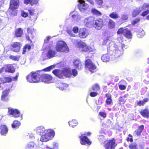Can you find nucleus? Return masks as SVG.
I'll list each match as a JSON object with an SVG mask.
<instances>
[{
    "mask_svg": "<svg viewBox=\"0 0 149 149\" xmlns=\"http://www.w3.org/2000/svg\"><path fill=\"white\" fill-rule=\"evenodd\" d=\"M0 129V133L2 135L6 134L8 131V129L5 125H1Z\"/></svg>",
    "mask_w": 149,
    "mask_h": 149,
    "instance_id": "nucleus-26",
    "label": "nucleus"
},
{
    "mask_svg": "<svg viewBox=\"0 0 149 149\" xmlns=\"http://www.w3.org/2000/svg\"><path fill=\"white\" fill-rule=\"evenodd\" d=\"M36 130L37 132L40 134H43L45 131V129L44 127L42 126L38 127Z\"/></svg>",
    "mask_w": 149,
    "mask_h": 149,
    "instance_id": "nucleus-39",
    "label": "nucleus"
},
{
    "mask_svg": "<svg viewBox=\"0 0 149 149\" xmlns=\"http://www.w3.org/2000/svg\"><path fill=\"white\" fill-rule=\"evenodd\" d=\"M119 88L121 90H124L126 89V87L125 86L122 85H118Z\"/></svg>",
    "mask_w": 149,
    "mask_h": 149,
    "instance_id": "nucleus-55",
    "label": "nucleus"
},
{
    "mask_svg": "<svg viewBox=\"0 0 149 149\" xmlns=\"http://www.w3.org/2000/svg\"><path fill=\"white\" fill-rule=\"evenodd\" d=\"M117 40L119 42H120V41L121 42H123L122 37H120L118 38H117Z\"/></svg>",
    "mask_w": 149,
    "mask_h": 149,
    "instance_id": "nucleus-63",
    "label": "nucleus"
},
{
    "mask_svg": "<svg viewBox=\"0 0 149 149\" xmlns=\"http://www.w3.org/2000/svg\"><path fill=\"white\" fill-rule=\"evenodd\" d=\"M80 138V142L81 144L82 145H90L91 144V142L88 138L86 136H84L81 135L79 137Z\"/></svg>",
    "mask_w": 149,
    "mask_h": 149,
    "instance_id": "nucleus-13",
    "label": "nucleus"
},
{
    "mask_svg": "<svg viewBox=\"0 0 149 149\" xmlns=\"http://www.w3.org/2000/svg\"><path fill=\"white\" fill-rule=\"evenodd\" d=\"M87 35L86 30L85 29L81 28L80 29L79 33V37L81 38H86Z\"/></svg>",
    "mask_w": 149,
    "mask_h": 149,
    "instance_id": "nucleus-22",
    "label": "nucleus"
},
{
    "mask_svg": "<svg viewBox=\"0 0 149 149\" xmlns=\"http://www.w3.org/2000/svg\"><path fill=\"white\" fill-rule=\"evenodd\" d=\"M91 89L94 91L97 92L100 89V86L99 84L95 83L92 86Z\"/></svg>",
    "mask_w": 149,
    "mask_h": 149,
    "instance_id": "nucleus-35",
    "label": "nucleus"
},
{
    "mask_svg": "<svg viewBox=\"0 0 149 149\" xmlns=\"http://www.w3.org/2000/svg\"><path fill=\"white\" fill-rule=\"evenodd\" d=\"M53 79L52 76L49 74H41L40 81L47 83H50L52 82Z\"/></svg>",
    "mask_w": 149,
    "mask_h": 149,
    "instance_id": "nucleus-11",
    "label": "nucleus"
},
{
    "mask_svg": "<svg viewBox=\"0 0 149 149\" xmlns=\"http://www.w3.org/2000/svg\"><path fill=\"white\" fill-rule=\"evenodd\" d=\"M27 33L25 34L26 39L31 43H32L31 40L34 37V29L28 27L27 29Z\"/></svg>",
    "mask_w": 149,
    "mask_h": 149,
    "instance_id": "nucleus-9",
    "label": "nucleus"
},
{
    "mask_svg": "<svg viewBox=\"0 0 149 149\" xmlns=\"http://www.w3.org/2000/svg\"><path fill=\"white\" fill-rule=\"evenodd\" d=\"M91 12L93 14L98 16H101L102 15V13L100 11L95 8H92L91 10Z\"/></svg>",
    "mask_w": 149,
    "mask_h": 149,
    "instance_id": "nucleus-37",
    "label": "nucleus"
},
{
    "mask_svg": "<svg viewBox=\"0 0 149 149\" xmlns=\"http://www.w3.org/2000/svg\"><path fill=\"white\" fill-rule=\"evenodd\" d=\"M128 136L130 137V138H127V141H130V142H133V137L132 136V135L130 134H129Z\"/></svg>",
    "mask_w": 149,
    "mask_h": 149,
    "instance_id": "nucleus-54",
    "label": "nucleus"
},
{
    "mask_svg": "<svg viewBox=\"0 0 149 149\" xmlns=\"http://www.w3.org/2000/svg\"><path fill=\"white\" fill-rule=\"evenodd\" d=\"M85 68H88L89 70L93 73L94 72V70L96 68V67L89 59L86 60L85 61Z\"/></svg>",
    "mask_w": 149,
    "mask_h": 149,
    "instance_id": "nucleus-8",
    "label": "nucleus"
},
{
    "mask_svg": "<svg viewBox=\"0 0 149 149\" xmlns=\"http://www.w3.org/2000/svg\"><path fill=\"white\" fill-rule=\"evenodd\" d=\"M79 3L78 5L79 9L81 11H83L86 10L88 7V5L85 3L84 1L83 0H79Z\"/></svg>",
    "mask_w": 149,
    "mask_h": 149,
    "instance_id": "nucleus-16",
    "label": "nucleus"
},
{
    "mask_svg": "<svg viewBox=\"0 0 149 149\" xmlns=\"http://www.w3.org/2000/svg\"><path fill=\"white\" fill-rule=\"evenodd\" d=\"M9 58L15 61H18L19 59V56H14L13 55H10Z\"/></svg>",
    "mask_w": 149,
    "mask_h": 149,
    "instance_id": "nucleus-47",
    "label": "nucleus"
},
{
    "mask_svg": "<svg viewBox=\"0 0 149 149\" xmlns=\"http://www.w3.org/2000/svg\"><path fill=\"white\" fill-rule=\"evenodd\" d=\"M63 74L67 77H70L72 75L71 71L68 69H64L63 70Z\"/></svg>",
    "mask_w": 149,
    "mask_h": 149,
    "instance_id": "nucleus-28",
    "label": "nucleus"
},
{
    "mask_svg": "<svg viewBox=\"0 0 149 149\" xmlns=\"http://www.w3.org/2000/svg\"><path fill=\"white\" fill-rule=\"evenodd\" d=\"M148 101H149V99H148L147 98H144L143 100V101L144 104H145V103L147 102Z\"/></svg>",
    "mask_w": 149,
    "mask_h": 149,
    "instance_id": "nucleus-61",
    "label": "nucleus"
},
{
    "mask_svg": "<svg viewBox=\"0 0 149 149\" xmlns=\"http://www.w3.org/2000/svg\"><path fill=\"white\" fill-rule=\"evenodd\" d=\"M141 11L137 9H136L133 10L132 11V16L133 17H136L137 15H139Z\"/></svg>",
    "mask_w": 149,
    "mask_h": 149,
    "instance_id": "nucleus-43",
    "label": "nucleus"
},
{
    "mask_svg": "<svg viewBox=\"0 0 149 149\" xmlns=\"http://www.w3.org/2000/svg\"><path fill=\"white\" fill-rule=\"evenodd\" d=\"M22 46V44L19 42H14L11 45V47L13 49V51L18 52H19Z\"/></svg>",
    "mask_w": 149,
    "mask_h": 149,
    "instance_id": "nucleus-15",
    "label": "nucleus"
},
{
    "mask_svg": "<svg viewBox=\"0 0 149 149\" xmlns=\"http://www.w3.org/2000/svg\"><path fill=\"white\" fill-rule=\"evenodd\" d=\"M73 64L74 66L78 70H80L83 68V64L79 60L75 59L73 62Z\"/></svg>",
    "mask_w": 149,
    "mask_h": 149,
    "instance_id": "nucleus-18",
    "label": "nucleus"
},
{
    "mask_svg": "<svg viewBox=\"0 0 149 149\" xmlns=\"http://www.w3.org/2000/svg\"><path fill=\"white\" fill-rule=\"evenodd\" d=\"M4 83L10 82L13 81V79L10 77H5L4 78Z\"/></svg>",
    "mask_w": 149,
    "mask_h": 149,
    "instance_id": "nucleus-48",
    "label": "nucleus"
},
{
    "mask_svg": "<svg viewBox=\"0 0 149 149\" xmlns=\"http://www.w3.org/2000/svg\"><path fill=\"white\" fill-rule=\"evenodd\" d=\"M69 126L72 127H74L77 126L78 124V122L77 120H73L71 121L68 122Z\"/></svg>",
    "mask_w": 149,
    "mask_h": 149,
    "instance_id": "nucleus-38",
    "label": "nucleus"
},
{
    "mask_svg": "<svg viewBox=\"0 0 149 149\" xmlns=\"http://www.w3.org/2000/svg\"><path fill=\"white\" fill-rule=\"evenodd\" d=\"M129 17L128 15L123 14L121 15V20L124 22H126L128 19Z\"/></svg>",
    "mask_w": 149,
    "mask_h": 149,
    "instance_id": "nucleus-41",
    "label": "nucleus"
},
{
    "mask_svg": "<svg viewBox=\"0 0 149 149\" xmlns=\"http://www.w3.org/2000/svg\"><path fill=\"white\" fill-rule=\"evenodd\" d=\"M52 73L54 75L60 78L63 77L61 74L62 72L60 70L55 69L53 71Z\"/></svg>",
    "mask_w": 149,
    "mask_h": 149,
    "instance_id": "nucleus-27",
    "label": "nucleus"
},
{
    "mask_svg": "<svg viewBox=\"0 0 149 149\" xmlns=\"http://www.w3.org/2000/svg\"><path fill=\"white\" fill-rule=\"evenodd\" d=\"M98 93L97 91H94L90 93V95L92 97H94L97 96Z\"/></svg>",
    "mask_w": 149,
    "mask_h": 149,
    "instance_id": "nucleus-49",
    "label": "nucleus"
},
{
    "mask_svg": "<svg viewBox=\"0 0 149 149\" xmlns=\"http://www.w3.org/2000/svg\"><path fill=\"white\" fill-rule=\"evenodd\" d=\"M118 34H123L126 38L130 39L132 38V34L130 31L127 28L124 29L121 28L119 29L117 31Z\"/></svg>",
    "mask_w": 149,
    "mask_h": 149,
    "instance_id": "nucleus-6",
    "label": "nucleus"
},
{
    "mask_svg": "<svg viewBox=\"0 0 149 149\" xmlns=\"http://www.w3.org/2000/svg\"><path fill=\"white\" fill-rule=\"evenodd\" d=\"M105 25L103 19L100 18L94 19L93 27L97 30L101 29Z\"/></svg>",
    "mask_w": 149,
    "mask_h": 149,
    "instance_id": "nucleus-7",
    "label": "nucleus"
},
{
    "mask_svg": "<svg viewBox=\"0 0 149 149\" xmlns=\"http://www.w3.org/2000/svg\"><path fill=\"white\" fill-rule=\"evenodd\" d=\"M50 38V37L49 36H48L47 37V39H46L44 41L46 43H48L49 40Z\"/></svg>",
    "mask_w": 149,
    "mask_h": 149,
    "instance_id": "nucleus-64",
    "label": "nucleus"
},
{
    "mask_svg": "<svg viewBox=\"0 0 149 149\" xmlns=\"http://www.w3.org/2000/svg\"><path fill=\"white\" fill-rule=\"evenodd\" d=\"M68 86L66 84L62 83H58L57 86V87L61 90H63L65 89Z\"/></svg>",
    "mask_w": 149,
    "mask_h": 149,
    "instance_id": "nucleus-31",
    "label": "nucleus"
},
{
    "mask_svg": "<svg viewBox=\"0 0 149 149\" xmlns=\"http://www.w3.org/2000/svg\"><path fill=\"white\" fill-rule=\"evenodd\" d=\"M96 3L99 5H101L103 3L102 0H95Z\"/></svg>",
    "mask_w": 149,
    "mask_h": 149,
    "instance_id": "nucleus-58",
    "label": "nucleus"
},
{
    "mask_svg": "<svg viewBox=\"0 0 149 149\" xmlns=\"http://www.w3.org/2000/svg\"><path fill=\"white\" fill-rule=\"evenodd\" d=\"M141 115L143 117L148 119L149 118V109L148 108L143 109L139 112Z\"/></svg>",
    "mask_w": 149,
    "mask_h": 149,
    "instance_id": "nucleus-20",
    "label": "nucleus"
},
{
    "mask_svg": "<svg viewBox=\"0 0 149 149\" xmlns=\"http://www.w3.org/2000/svg\"><path fill=\"white\" fill-rule=\"evenodd\" d=\"M18 76H19V73H17L16 75V76L15 77L12 78V79H13V81L17 80L18 77Z\"/></svg>",
    "mask_w": 149,
    "mask_h": 149,
    "instance_id": "nucleus-60",
    "label": "nucleus"
},
{
    "mask_svg": "<svg viewBox=\"0 0 149 149\" xmlns=\"http://www.w3.org/2000/svg\"><path fill=\"white\" fill-rule=\"evenodd\" d=\"M20 124L21 123L19 121L15 120L12 124V127L13 128H18Z\"/></svg>",
    "mask_w": 149,
    "mask_h": 149,
    "instance_id": "nucleus-32",
    "label": "nucleus"
},
{
    "mask_svg": "<svg viewBox=\"0 0 149 149\" xmlns=\"http://www.w3.org/2000/svg\"><path fill=\"white\" fill-rule=\"evenodd\" d=\"M140 21V19L139 18H136L134 19L132 22L131 24L132 25H134L138 23Z\"/></svg>",
    "mask_w": 149,
    "mask_h": 149,
    "instance_id": "nucleus-50",
    "label": "nucleus"
},
{
    "mask_svg": "<svg viewBox=\"0 0 149 149\" xmlns=\"http://www.w3.org/2000/svg\"><path fill=\"white\" fill-rule=\"evenodd\" d=\"M49 138L47 136V135L45 133L44 134L42 135L40 139V141L42 142H46L47 141Z\"/></svg>",
    "mask_w": 149,
    "mask_h": 149,
    "instance_id": "nucleus-40",
    "label": "nucleus"
},
{
    "mask_svg": "<svg viewBox=\"0 0 149 149\" xmlns=\"http://www.w3.org/2000/svg\"><path fill=\"white\" fill-rule=\"evenodd\" d=\"M45 134L50 139V137H53L54 136L55 133L53 130H48Z\"/></svg>",
    "mask_w": 149,
    "mask_h": 149,
    "instance_id": "nucleus-36",
    "label": "nucleus"
},
{
    "mask_svg": "<svg viewBox=\"0 0 149 149\" xmlns=\"http://www.w3.org/2000/svg\"><path fill=\"white\" fill-rule=\"evenodd\" d=\"M10 91L9 89H7L2 92L1 97V99L2 101H7L8 100V96Z\"/></svg>",
    "mask_w": 149,
    "mask_h": 149,
    "instance_id": "nucleus-17",
    "label": "nucleus"
},
{
    "mask_svg": "<svg viewBox=\"0 0 149 149\" xmlns=\"http://www.w3.org/2000/svg\"><path fill=\"white\" fill-rule=\"evenodd\" d=\"M116 145L115 139L113 138L107 141L104 144V147L105 149H115Z\"/></svg>",
    "mask_w": 149,
    "mask_h": 149,
    "instance_id": "nucleus-10",
    "label": "nucleus"
},
{
    "mask_svg": "<svg viewBox=\"0 0 149 149\" xmlns=\"http://www.w3.org/2000/svg\"><path fill=\"white\" fill-rule=\"evenodd\" d=\"M23 34V29L21 28H18L15 30L14 36L16 38L21 37Z\"/></svg>",
    "mask_w": 149,
    "mask_h": 149,
    "instance_id": "nucleus-23",
    "label": "nucleus"
},
{
    "mask_svg": "<svg viewBox=\"0 0 149 149\" xmlns=\"http://www.w3.org/2000/svg\"><path fill=\"white\" fill-rule=\"evenodd\" d=\"M8 109V113L10 115H13L15 118L18 117L20 116V112L18 109H13L11 108Z\"/></svg>",
    "mask_w": 149,
    "mask_h": 149,
    "instance_id": "nucleus-14",
    "label": "nucleus"
},
{
    "mask_svg": "<svg viewBox=\"0 0 149 149\" xmlns=\"http://www.w3.org/2000/svg\"><path fill=\"white\" fill-rule=\"evenodd\" d=\"M31 0H24V3L27 4H30Z\"/></svg>",
    "mask_w": 149,
    "mask_h": 149,
    "instance_id": "nucleus-62",
    "label": "nucleus"
},
{
    "mask_svg": "<svg viewBox=\"0 0 149 149\" xmlns=\"http://www.w3.org/2000/svg\"><path fill=\"white\" fill-rule=\"evenodd\" d=\"M109 17L113 19H118L119 17V16L117 13L113 12L109 15Z\"/></svg>",
    "mask_w": 149,
    "mask_h": 149,
    "instance_id": "nucleus-33",
    "label": "nucleus"
},
{
    "mask_svg": "<svg viewBox=\"0 0 149 149\" xmlns=\"http://www.w3.org/2000/svg\"><path fill=\"white\" fill-rule=\"evenodd\" d=\"M137 105L139 106H143L144 105L143 100H139L137 103Z\"/></svg>",
    "mask_w": 149,
    "mask_h": 149,
    "instance_id": "nucleus-57",
    "label": "nucleus"
},
{
    "mask_svg": "<svg viewBox=\"0 0 149 149\" xmlns=\"http://www.w3.org/2000/svg\"><path fill=\"white\" fill-rule=\"evenodd\" d=\"M55 67V65H50L48 67L45 68L43 69V70L45 72H49L51 70L53 69Z\"/></svg>",
    "mask_w": 149,
    "mask_h": 149,
    "instance_id": "nucleus-46",
    "label": "nucleus"
},
{
    "mask_svg": "<svg viewBox=\"0 0 149 149\" xmlns=\"http://www.w3.org/2000/svg\"><path fill=\"white\" fill-rule=\"evenodd\" d=\"M125 47V45L121 43V47H119L115 44L111 45L107 48V53L103 54L101 57V59L104 62H107L109 61L110 58L109 56L115 55L118 54V55L120 56V54L121 50H123V48Z\"/></svg>",
    "mask_w": 149,
    "mask_h": 149,
    "instance_id": "nucleus-1",
    "label": "nucleus"
},
{
    "mask_svg": "<svg viewBox=\"0 0 149 149\" xmlns=\"http://www.w3.org/2000/svg\"><path fill=\"white\" fill-rule=\"evenodd\" d=\"M126 97V96L124 95L123 97H120L119 99V101L120 104H124L126 100L125 98Z\"/></svg>",
    "mask_w": 149,
    "mask_h": 149,
    "instance_id": "nucleus-42",
    "label": "nucleus"
},
{
    "mask_svg": "<svg viewBox=\"0 0 149 149\" xmlns=\"http://www.w3.org/2000/svg\"><path fill=\"white\" fill-rule=\"evenodd\" d=\"M56 52H59L67 53L69 51V48L66 43L63 41H58L56 45Z\"/></svg>",
    "mask_w": 149,
    "mask_h": 149,
    "instance_id": "nucleus-5",
    "label": "nucleus"
},
{
    "mask_svg": "<svg viewBox=\"0 0 149 149\" xmlns=\"http://www.w3.org/2000/svg\"><path fill=\"white\" fill-rule=\"evenodd\" d=\"M71 72L72 75H73L74 77H75L77 74V71L75 69H72Z\"/></svg>",
    "mask_w": 149,
    "mask_h": 149,
    "instance_id": "nucleus-52",
    "label": "nucleus"
},
{
    "mask_svg": "<svg viewBox=\"0 0 149 149\" xmlns=\"http://www.w3.org/2000/svg\"><path fill=\"white\" fill-rule=\"evenodd\" d=\"M108 27L110 29H112L115 26V22L111 19H109L107 24Z\"/></svg>",
    "mask_w": 149,
    "mask_h": 149,
    "instance_id": "nucleus-30",
    "label": "nucleus"
},
{
    "mask_svg": "<svg viewBox=\"0 0 149 149\" xmlns=\"http://www.w3.org/2000/svg\"><path fill=\"white\" fill-rule=\"evenodd\" d=\"M77 47L81 49L82 52L90 53L92 55L95 53L94 50L90 46H88L86 44L82 42H79L77 44Z\"/></svg>",
    "mask_w": 149,
    "mask_h": 149,
    "instance_id": "nucleus-3",
    "label": "nucleus"
},
{
    "mask_svg": "<svg viewBox=\"0 0 149 149\" xmlns=\"http://www.w3.org/2000/svg\"><path fill=\"white\" fill-rule=\"evenodd\" d=\"M137 145L136 143H132L129 145V147L130 149H137Z\"/></svg>",
    "mask_w": 149,
    "mask_h": 149,
    "instance_id": "nucleus-44",
    "label": "nucleus"
},
{
    "mask_svg": "<svg viewBox=\"0 0 149 149\" xmlns=\"http://www.w3.org/2000/svg\"><path fill=\"white\" fill-rule=\"evenodd\" d=\"M142 8L144 10L147 9L142 12L141 14L142 16L144 17L149 14V4L144 3L142 6Z\"/></svg>",
    "mask_w": 149,
    "mask_h": 149,
    "instance_id": "nucleus-21",
    "label": "nucleus"
},
{
    "mask_svg": "<svg viewBox=\"0 0 149 149\" xmlns=\"http://www.w3.org/2000/svg\"><path fill=\"white\" fill-rule=\"evenodd\" d=\"M144 128V125H141L139 126L137 129L134 132V135L137 136H140Z\"/></svg>",
    "mask_w": 149,
    "mask_h": 149,
    "instance_id": "nucleus-19",
    "label": "nucleus"
},
{
    "mask_svg": "<svg viewBox=\"0 0 149 149\" xmlns=\"http://www.w3.org/2000/svg\"><path fill=\"white\" fill-rule=\"evenodd\" d=\"M99 115L104 118H105L107 116L106 114L104 112H100L99 113Z\"/></svg>",
    "mask_w": 149,
    "mask_h": 149,
    "instance_id": "nucleus-53",
    "label": "nucleus"
},
{
    "mask_svg": "<svg viewBox=\"0 0 149 149\" xmlns=\"http://www.w3.org/2000/svg\"><path fill=\"white\" fill-rule=\"evenodd\" d=\"M56 54V52L52 49H50L47 52V56L49 59L55 56Z\"/></svg>",
    "mask_w": 149,
    "mask_h": 149,
    "instance_id": "nucleus-24",
    "label": "nucleus"
},
{
    "mask_svg": "<svg viewBox=\"0 0 149 149\" xmlns=\"http://www.w3.org/2000/svg\"><path fill=\"white\" fill-rule=\"evenodd\" d=\"M19 0H11L10 4V15L12 16H16L17 11L16 10L19 6Z\"/></svg>",
    "mask_w": 149,
    "mask_h": 149,
    "instance_id": "nucleus-2",
    "label": "nucleus"
},
{
    "mask_svg": "<svg viewBox=\"0 0 149 149\" xmlns=\"http://www.w3.org/2000/svg\"><path fill=\"white\" fill-rule=\"evenodd\" d=\"M38 3V0H31L30 5L33 6Z\"/></svg>",
    "mask_w": 149,
    "mask_h": 149,
    "instance_id": "nucleus-51",
    "label": "nucleus"
},
{
    "mask_svg": "<svg viewBox=\"0 0 149 149\" xmlns=\"http://www.w3.org/2000/svg\"><path fill=\"white\" fill-rule=\"evenodd\" d=\"M105 96L107 97L105 100V103L107 105H110L112 104V100L111 95L109 93H106Z\"/></svg>",
    "mask_w": 149,
    "mask_h": 149,
    "instance_id": "nucleus-25",
    "label": "nucleus"
},
{
    "mask_svg": "<svg viewBox=\"0 0 149 149\" xmlns=\"http://www.w3.org/2000/svg\"><path fill=\"white\" fill-rule=\"evenodd\" d=\"M32 72L27 77L28 81L30 83H38L40 80L41 74L38 72Z\"/></svg>",
    "mask_w": 149,
    "mask_h": 149,
    "instance_id": "nucleus-4",
    "label": "nucleus"
},
{
    "mask_svg": "<svg viewBox=\"0 0 149 149\" xmlns=\"http://www.w3.org/2000/svg\"><path fill=\"white\" fill-rule=\"evenodd\" d=\"M78 28L77 26H75L72 29L73 32L75 33H77L78 31Z\"/></svg>",
    "mask_w": 149,
    "mask_h": 149,
    "instance_id": "nucleus-56",
    "label": "nucleus"
},
{
    "mask_svg": "<svg viewBox=\"0 0 149 149\" xmlns=\"http://www.w3.org/2000/svg\"><path fill=\"white\" fill-rule=\"evenodd\" d=\"M94 19L95 18L93 17L86 18L84 20V24L86 26L89 28L93 26Z\"/></svg>",
    "mask_w": 149,
    "mask_h": 149,
    "instance_id": "nucleus-12",
    "label": "nucleus"
},
{
    "mask_svg": "<svg viewBox=\"0 0 149 149\" xmlns=\"http://www.w3.org/2000/svg\"><path fill=\"white\" fill-rule=\"evenodd\" d=\"M31 49V46L30 45L28 44L25 45L23 48L22 54H25L27 52L29 51Z\"/></svg>",
    "mask_w": 149,
    "mask_h": 149,
    "instance_id": "nucleus-29",
    "label": "nucleus"
},
{
    "mask_svg": "<svg viewBox=\"0 0 149 149\" xmlns=\"http://www.w3.org/2000/svg\"><path fill=\"white\" fill-rule=\"evenodd\" d=\"M6 68L7 72H9L13 73L15 71V68L11 65H7L6 66Z\"/></svg>",
    "mask_w": 149,
    "mask_h": 149,
    "instance_id": "nucleus-34",
    "label": "nucleus"
},
{
    "mask_svg": "<svg viewBox=\"0 0 149 149\" xmlns=\"http://www.w3.org/2000/svg\"><path fill=\"white\" fill-rule=\"evenodd\" d=\"M28 11L31 16H34L35 14V9L33 8H31L28 9Z\"/></svg>",
    "mask_w": 149,
    "mask_h": 149,
    "instance_id": "nucleus-45",
    "label": "nucleus"
},
{
    "mask_svg": "<svg viewBox=\"0 0 149 149\" xmlns=\"http://www.w3.org/2000/svg\"><path fill=\"white\" fill-rule=\"evenodd\" d=\"M22 16L24 17H26L28 16V13L24 11L22 12Z\"/></svg>",
    "mask_w": 149,
    "mask_h": 149,
    "instance_id": "nucleus-59",
    "label": "nucleus"
}]
</instances>
